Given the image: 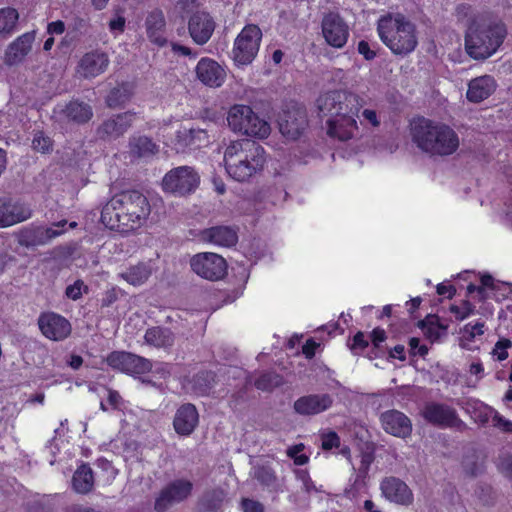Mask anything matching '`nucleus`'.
Instances as JSON below:
<instances>
[{
  "label": "nucleus",
  "mask_w": 512,
  "mask_h": 512,
  "mask_svg": "<svg viewBox=\"0 0 512 512\" xmlns=\"http://www.w3.org/2000/svg\"><path fill=\"white\" fill-rule=\"evenodd\" d=\"M511 346L509 340L498 341L493 349V355L499 360L503 361L508 357L507 348Z\"/></svg>",
  "instance_id": "obj_49"
},
{
  "label": "nucleus",
  "mask_w": 512,
  "mask_h": 512,
  "mask_svg": "<svg viewBox=\"0 0 512 512\" xmlns=\"http://www.w3.org/2000/svg\"><path fill=\"white\" fill-rule=\"evenodd\" d=\"M32 147L37 152L49 153L53 149V141L43 132L37 131L32 140Z\"/></svg>",
  "instance_id": "obj_41"
},
{
  "label": "nucleus",
  "mask_w": 512,
  "mask_h": 512,
  "mask_svg": "<svg viewBox=\"0 0 512 512\" xmlns=\"http://www.w3.org/2000/svg\"><path fill=\"white\" fill-rule=\"evenodd\" d=\"M282 383V379L279 375L274 373H266L261 375L256 381L255 386L259 390L268 391L275 387H278Z\"/></svg>",
  "instance_id": "obj_42"
},
{
  "label": "nucleus",
  "mask_w": 512,
  "mask_h": 512,
  "mask_svg": "<svg viewBox=\"0 0 512 512\" xmlns=\"http://www.w3.org/2000/svg\"><path fill=\"white\" fill-rule=\"evenodd\" d=\"M194 71L196 79L210 88L221 87L227 77L225 68L209 57L201 58L196 64Z\"/></svg>",
  "instance_id": "obj_16"
},
{
  "label": "nucleus",
  "mask_w": 512,
  "mask_h": 512,
  "mask_svg": "<svg viewBox=\"0 0 512 512\" xmlns=\"http://www.w3.org/2000/svg\"><path fill=\"white\" fill-rule=\"evenodd\" d=\"M38 326L41 333L53 341H62L71 333V325L63 316L48 312L40 315Z\"/></svg>",
  "instance_id": "obj_18"
},
{
  "label": "nucleus",
  "mask_w": 512,
  "mask_h": 512,
  "mask_svg": "<svg viewBox=\"0 0 512 512\" xmlns=\"http://www.w3.org/2000/svg\"><path fill=\"white\" fill-rule=\"evenodd\" d=\"M255 477L266 486H271L276 481V476L272 469L268 467H259L255 470Z\"/></svg>",
  "instance_id": "obj_46"
},
{
  "label": "nucleus",
  "mask_w": 512,
  "mask_h": 512,
  "mask_svg": "<svg viewBox=\"0 0 512 512\" xmlns=\"http://www.w3.org/2000/svg\"><path fill=\"white\" fill-rule=\"evenodd\" d=\"M360 123L372 129H377L381 125V114L372 108H365L360 116Z\"/></svg>",
  "instance_id": "obj_43"
},
{
  "label": "nucleus",
  "mask_w": 512,
  "mask_h": 512,
  "mask_svg": "<svg viewBox=\"0 0 512 512\" xmlns=\"http://www.w3.org/2000/svg\"><path fill=\"white\" fill-rule=\"evenodd\" d=\"M372 342L375 346H378L386 339L385 331L380 329L373 330L371 334Z\"/></svg>",
  "instance_id": "obj_60"
},
{
  "label": "nucleus",
  "mask_w": 512,
  "mask_h": 512,
  "mask_svg": "<svg viewBox=\"0 0 512 512\" xmlns=\"http://www.w3.org/2000/svg\"><path fill=\"white\" fill-rule=\"evenodd\" d=\"M409 347L414 355L425 356L428 353V348L425 345H420V340L416 337L409 340Z\"/></svg>",
  "instance_id": "obj_52"
},
{
  "label": "nucleus",
  "mask_w": 512,
  "mask_h": 512,
  "mask_svg": "<svg viewBox=\"0 0 512 512\" xmlns=\"http://www.w3.org/2000/svg\"><path fill=\"white\" fill-rule=\"evenodd\" d=\"M190 266L201 278L217 281L227 273L226 260L212 252H203L194 255L190 260Z\"/></svg>",
  "instance_id": "obj_11"
},
{
  "label": "nucleus",
  "mask_w": 512,
  "mask_h": 512,
  "mask_svg": "<svg viewBox=\"0 0 512 512\" xmlns=\"http://www.w3.org/2000/svg\"><path fill=\"white\" fill-rule=\"evenodd\" d=\"M307 123V114L302 107L293 106L278 116L279 131L288 140L300 137L307 127Z\"/></svg>",
  "instance_id": "obj_13"
},
{
  "label": "nucleus",
  "mask_w": 512,
  "mask_h": 512,
  "mask_svg": "<svg viewBox=\"0 0 512 512\" xmlns=\"http://www.w3.org/2000/svg\"><path fill=\"white\" fill-rule=\"evenodd\" d=\"M333 404L329 394H311L300 397L294 402V410L303 416H312L328 410Z\"/></svg>",
  "instance_id": "obj_22"
},
{
  "label": "nucleus",
  "mask_w": 512,
  "mask_h": 512,
  "mask_svg": "<svg viewBox=\"0 0 512 512\" xmlns=\"http://www.w3.org/2000/svg\"><path fill=\"white\" fill-rule=\"evenodd\" d=\"M368 346V342L365 339V336L362 332H358L354 337L352 344L350 345L351 350L357 351V350H363Z\"/></svg>",
  "instance_id": "obj_53"
},
{
  "label": "nucleus",
  "mask_w": 512,
  "mask_h": 512,
  "mask_svg": "<svg viewBox=\"0 0 512 512\" xmlns=\"http://www.w3.org/2000/svg\"><path fill=\"white\" fill-rule=\"evenodd\" d=\"M380 491L387 501L398 505L409 506L414 500L412 490L397 477H385L380 482Z\"/></svg>",
  "instance_id": "obj_19"
},
{
  "label": "nucleus",
  "mask_w": 512,
  "mask_h": 512,
  "mask_svg": "<svg viewBox=\"0 0 512 512\" xmlns=\"http://www.w3.org/2000/svg\"><path fill=\"white\" fill-rule=\"evenodd\" d=\"M64 113L67 118L78 123L87 122L93 115L92 109L89 105L77 101L70 102L66 106Z\"/></svg>",
  "instance_id": "obj_39"
},
{
  "label": "nucleus",
  "mask_w": 512,
  "mask_h": 512,
  "mask_svg": "<svg viewBox=\"0 0 512 512\" xmlns=\"http://www.w3.org/2000/svg\"><path fill=\"white\" fill-rule=\"evenodd\" d=\"M129 151L135 157H147L158 152L157 145L146 136H134L129 142Z\"/></svg>",
  "instance_id": "obj_35"
},
{
  "label": "nucleus",
  "mask_w": 512,
  "mask_h": 512,
  "mask_svg": "<svg viewBox=\"0 0 512 512\" xmlns=\"http://www.w3.org/2000/svg\"><path fill=\"white\" fill-rule=\"evenodd\" d=\"M193 489V483L188 479H175L168 483L160 492L155 501V509L159 512L167 510L170 506L187 499Z\"/></svg>",
  "instance_id": "obj_12"
},
{
  "label": "nucleus",
  "mask_w": 512,
  "mask_h": 512,
  "mask_svg": "<svg viewBox=\"0 0 512 512\" xmlns=\"http://www.w3.org/2000/svg\"><path fill=\"white\" fill-rule=\"evenodd\" d=\"M494 426L505 431V432H512V422L505 419L504 417L500 415H495L493 418Z\"/></svg>",
  "instance_id": "obj_54"
},
{
  "label": "nucleus",
  "mask_w": 512,
  "mask_h": 512,
  "mask_svg": "<svg viewBox=\"0 0 512 512\" xmlns=\"http://www.w3.org/2000/svg\"><path fill=\"white\" fill-rule=\"evenodd\" d=\"M242 507L244 512H263L262 504L250 499H244L242 501Z\"/></svg>",
  "instance_id": "obj_55"
},
{
  "label": "nucleus",
  "mask_w": 512,
  "mask_h": 512,
  "mask_svg": "<svg viewBox=\"0 0 512 512\" xmlns=\"http://www.w3.org/2000/svg\"><path fill=\"white\" fill-rule=\"evenodd\" d=\"M108 401L111 406L114 408H117L121 401V396L117 391L114 390H108Z\"/></svg>",
  "instance_id": "obj_61"
},
{
  "label": "nucleus",
  "mask_w": 512,
  "mask_h": 512,
  "mask_svg": "<svg viewBox=\"0 0 512 512\" xmlns=\"http://www.w3.org/2000/svg\"><path fill=\"white\" fill-rule=\"evenodd\" d=\"M322 34L328 45L342 48L347 43L349 28L339 15L331 13L323 18Z\"/></svg>",
  "instance_id": "obj_17"
},
{
  "label": "nucleus",
  "mask_w": 512,
  "mask_h": 512,
  "mask_svg": "<svg viewBox=\"0 0 512 512\" xmlns=\"http://www.w3.org/2000/svg\"><path fill=\"white\" fill-rule=\"evenodd\" d=\"M340 443V439L335 432H328L322 435V448L324 450L332 449L337 447Z\"/></svg>",
  "instance_id": "obj_51"
},
{
  "label": "nucleus",
  "mask_w": 512,
  "mask_h": 512,
  "mask_svg": "<svg viewBox=\"0 0 512 512\" xmlns=\"http://www.w3.org/2000/svg\"><path fill=\"white\" fill-rule=\"evenodd\" d=\"M195 0H179L177 7L182 11H191L194 7Z\"/></svg>",
  "instance_id": "obj_64"
},
{
  "label": "nucleus",
  "mask_w": 512,
  "mask_h": 512,
  "mask_svg": "<svg viewBox=\"0 0 512 512\" xmlns=\"http://www.w3.org/2000/svg\"><path fill=\"white\" fill-rule=\"evenodd\" d=\"M189 33L197 44H205L212 36L214 21L205 12L195 13L189 20Z\"/></svg>",
  "instance_id": "obj_26"
},
{
  "label": "nucleus",
  "mask_w": 512,
  "mask_h": 512,
  "mask_svg": "<svg viewBox=\"0 0 512 512\" xmlns=\"http://www.w3.org/2000/svg\"><path fill=\"white\" fill-rule=\"evenodd\" d=\"M125 24H126V20L125 18L120 15V14H116L110 21H109V30L112 32V33H115V34H120L124 31V28H125Z\"/></svg>",
  "instance_id": "obj_50"
},
{
  "label": "nucleus",
  "mask_w": 512,
  "mask_h": 512,
  "mask_svg": "<svg viewBox=\"0 0 512 512\" xmlns=\"http://www.w3.org/2000/svg\"><path fill=\"white\" fill-rule=\"evenodd\" d=\"M32 211L24 203L17 201L0 202V227H10L30 219Z\"/></svg>",
  "instance_id": "obj_23"
},
{
  "label": "nucleus",
  "mask_w": 512,
  "mask_h": 512,
  "mask_svg": "<svg viewBox=\"0 0 512 512\" xmlns=\"http://www.w3.org/2000/svg\"><path fill=\"white\" fill-rule=\"evenodd\" d=\"M200 176L190 166H179L167 172L162 179L165 192L185 196L192 193L199 185Z\"/></svg>",
  "instance_id": "obj_9"
},
{
  "label": "nucleus",
  "mask_w": 512,
  "mask_h": 512,
  "mask_svg": "<svg viewBox=\"0 0 512 512\" xmlns=\"http://www.w3.org/2000/svg\"><path fill=\"white\" fill-rule=\"evenodd\" d=\"M496 89V82L493 77L484 75L472 79L468 83L466 98L469 102L480 103L490 97Z\"/></svg>",
  "instance_id": "obj_29"
},
{
  "label": "nucleus",
  "mask_w": 512,
  "mask_h": 512,
  "mask_svg": "<svg viewBox=\"0 0 512 512\" xmlns=\"http://www.w3.org/2000/svg\"><path fill=\"white\" fill-rule=\"evenodd\" d=\"M380 40L396 55L415 50L418 40L415 25L401 13H387L377 21Z\"/></svg>",
  "instance_id": "obj_5"
},
{
  "label": "nucleus",
  "mask_w": 512,
  "mask_h": 512,
  "mask_svg": "<svg viewBox=\"0 0 512 512\" xmlns=\"http://www.w3.org/2000/svg\"><path fill=\"white\" fill-rule=\"evenodd\" d=\"M507 35L505 25L488 15H473L465 33V48L473 59H486L499 49Z\"/></svg>",
  "instance_id": "obj_3"
},
{
  "label": "nucleus",
  "mask_w": 512,
  "mask_h": 512,
  "mask_svg": "<svg viewBox=\"0 0 512 512\" xmlns=\"http://www.w3.org/2000/svg\"><path fill=\"white\" fill-rule=\"evenodd\" d=\"M266 157L263 147L250 140L231 141L224 150V164L228 175L244 182L263 169Z\"/></svg>",
  "instance_id": "obj_4"
},
{
  "label": "nucleus",
  "mask_w": 512,
  "mask_h": 512,
  "mask_svg": "<svg viewBox=\"0 0 512 512\" xmlns=\"http://www.w3.org/2000/svg\"><path fill=\"white\" fill-rule=\"evenodd\" d=\"M150 213L147 197L139 191L128 190L116 194L104 205L101 221L110 230L129 233L141 228Z\"/></svg>",
  "instance_id": "obj_1"
},
{
  "label": "nucleus",
  "mask_w": 512,
  "mask_h": 512,
  "mask_svg": "<svg viewBox=\"0 0 512 512\" xmlns=\"http://www.w3.org/2000/svg\"><path fill=\"white\" fill-rule=\"evenodd\" d=\"M135 120V114L126 112L103 122L98 129L102 138H117L123 135Z\"/></svg>",
  "instance_id": "obj_30"
},
{
  "label": "nucleus",
  "mask_w": 512,
  "mask_h": 512,
  "mask_svg": "<svg viewBox=\"0 0 512 512\" xmlns=\"http://www.w3.org/2000/svg\"><path fill=\"white\" fill-rule=\"evenodd\" d=\"M145 342L157 348L168 347L173 344L174 337L167 328L152 327L148 329L144 336Z\"/></svg>",
  "instance_id": "obj_36"
},
{
  "label": "nucleus",
  "mask_w": 512,
  "mask_h": 512,
  "mask_svg": "<svg viewBox=\"0 0 512 512\" xmlns=\"http://www.w3.org/2000/svg\"><path fill=\"white\" fill-rule=\"evenodd\" d=\"M411 138L423 153L433 158L454 155L461 143L458 133L451 126L424 118L412 124Z\"/></svg>",
  "instance_id": "obj_2"
},
{
  "label": "nucleus",
  "mask_w": 512,
  "mask_h": 512,
  "mask_svg": "<svg viewBox=\"0 0 512 512\" xmlns=\"http://www.w3.org/2000/svg\"><path fill=\"white\" fill-rule=\"evenodd\" d=\"M454 292H455V290L453 289L452 286H447L444 284H439L437 286V293L439 295H443V296H447V297L451 298L454 295Z\"/></svg>",
  "instance_id": "obj_62"
},
{
  "label": "nucleus",
  "mask_w": 512,
  "mask_h": 512,
  "mask_svg": "<svg viewBox=\"0 0 512 512\" xmlns=\"http://www.w3.org/2000/svg\"><path fill=\"white\" fill-rule=\"evenodd\" d=\"M450 311L455 315L457 320L462 321L474 314V306L468 301H463L460 306L452 305Z\"/></svg>",
  "instance_id": "obj_45"
},
{
  "label": "nucleus",
  "mask_w": 512,
  "mask_h": 512,
  "mask_svg": "<svg viewBox=\"0 0 512 512\" xmlns=\"http://www.w3.org/2000/svg\"><path fill=\"white\" fill-rule=\"evenodd\" d=\"M107 363L112 368L131 375H141L152 369L148 359L123 351L112 352L107 357Z\"/></svg>",
  "instance_id": "obj_14"
},
{
  "label": "nucleus",
  "mask_w": 512,
  "mask_h": 512,
  "mask_svg": "<svg viewBox=\"0 0 512 512\" xmlns=\"http://www.w3.org/2000/svg\"><path fill=\"white\" fill-rule=\"evenodd\" d=\"M318 344L313 340H307L303 345L302 352L306 358L311 359L315 355Z\"/></svg>",
  "instance_id": "obj_58"
},
{
  "label": "nucleus",
  "mask_w": 512,
  "mask_h": 512,
  "mask_svg": "<svg viewBox=\"0 0 512 512\" xmlns=\"http://www.w3.org/2000/svg\"><path fill=\"white\" fill-rule=\"evenodd\" d=\"M65 30V25L62 21H54L48 24L47 32L51 35L53 34H62Z\"/></svg>",
  "instance_id": "obj_59"
},
{
  "label": "nucleus",
  "mask_w": 512,
  "mask_h": 512,
  "mask_svg": "<svg viewBox=\"0 0 512 512\" xmlns=\"http://www.w3.org/2000/svg\"><path fill=\"white\" fill-rule=\"evenodd\" d=\"M199 422V415L193 404L187 403L180 406L174 416L173 427L181 436L190 435Z\"/></svg>",
  "instance_id": "obj_25"
},
{
  "label": "nucleus",
  "mask_w": 512,
  "mask_h": 512,
  "mask_svg": "<svg viewBox=\"0 0 512 512\" xmlns=\"http://www.w3.org/2000/svg\"><path fill=\"white\" fill-rule=\"evenodd\" d=\"M109 57L105 52L95 50L84 54L76 68L77 76L91 79L104 73L109 66Z\"/></svg>",
  "instance_id": "obj_20"
},
{
  "label": "nucleus",
  "mask_w": 512,
  "mask_h": 512,
  "mask_svg": "<svg viewBox=\"0 0 512 512\" xmlns=\"http://www.w3.org/2000/svg\"><path fill=\"white\" fill-rule=\"evenodd\" d=\"M177 139L181 147L200 148L209 143V136L205 129L183 127L177 132Z\"/></svg>",
  "instance_id": "obj_32"
},
{
  "label": "nucleus",
  "mask_w": 512,
  "mask_h": 512,
  "mask_svg": "<svg viewBox=\"0 0 512 512\" xmlns=\"http://www.w3.org/2000/svg\"><path fill=\"white\" fill-rule=\"evenodd\" d=\"M34 40V33H24L17 37L6 48L4 63L9 66L21 63L31 51Z\"/></svg>",
  "instance_id": "obj_24"
},
{
  "label": "nucleus",
  "mask_w": 512,
  "mask_h": 512,
  "mask_svg": "<svg viewBox=\"0 0 512 512\" xmlns=\"http://www.w3.org/2000/svg\"><path fill=\"white\" fill-rule=\"evenodd\" d=\"M93 486L94 476L92 469L88 465L82 464L74 472L72 487L78 494H87L93 489Z\"/></svg>",
  "instance_id": "obj_34"
},
{
  "label": "nucleus",
  "mask_w": 512,
  "mask_h": 512,
  "mask_svg": "<svg viewBox=\"0 0 512 512\" xmlns=\"http://www.w3.org/2000/svg\"><path fill=\"white\" fill-rule=\"evenodd\" d=\"M418 326L422 329L425 337L432 342L444 335L447 329V326L442 325L439 322V318L435 315L427 316L419 322Z\"/></svg>",
  "instance_id": "obj_38"
},
{
  "label": "nucleus",
  "mask_w": 512,
  "mask_h": 512,
  "mask_svg": "<svg viewBox=\"0 0 512 512\" xmlns=\"http://www.w3.org/2000/svg\"><path fill=\"white\" fill-rule=\"evenodd\" d=\"M304 448V444L299 443L286 450L287 456L293 459L295 465L302 466L308 463L309 457L302 453Z\"/></svg>",
  "instance_id": "obj_44"
},
{
  "label": "nucleus",
  "mask_w": 512,
  "mask_h": 512,
  "mask_svg": "<svg viewBox=\"0 0 512 512\" xmlns=\"http://www.w3.org/2000/svg\"><path fill=\"white\" fill-rule=\"evenodd\" d=\"M359 112H344L327 120V134L339 141H348L359 133L356 120Z\"/></svg>",
  "instance_id": "obj_15"
},
{
  "label": "nucleus",
  "mask_w": 512,
  "mask_h": 512,
  "mask_svg": "<svg viewBox=\"0 0 512 512\" xmlns=\"http://www.w3.org/2000/svg\"><path fill=\"white\" fill-rule=\"evenodd\" d=\"M19 13L15 8L0 9V37L7 38L16 30Z\"/></svg>",
  "instance_id": "obj_37"
},
{
  "label": "nucleus",
  "mask_w": 512,
  "mask_h": 512,
  "mask_svg": "<svg viewBox=\"0 0 512 512\" xmlns=\"http://www.w3.org/2000/svg\"><path fill=\"white\" fill-rule=\"evenodd\" d=\"M226 498L223 489H215L205 494L203 497V505L210 510L218 509Z\"/></svg>",
  "instance_id": "obj_40"
},
{
  "label": "nucleus",
  "mask_w": 512,
  "mask_h": 512,
  "mask_svg": "<svg viewBox=\"0 0 512 512\" xmlns=\"http://www.w3.org/2000/svg\"><path fill=\"white\" fill-rule=\"evenodd\" d=\"M145 27L147 36L152 43L159 47H163L168 43L165 36V17L161 10L154 9L148 13L145 20Z\"/></svg>",
  "instance_id": "obj_28"
},
{
  "label": "nucleus",
  "mask_w": 512,
  "mask_h": 512,
  "mask_svg": "<svg viewBox=\"0 0 512 512\" xmlns=\"http://www.w3.org/2000/svg\"><path fill=\"white\" fill-rule=\"evenodd\" d=\"M422 414L427 421L439 426L452 427L459 422L455 410L443 404H427Z\"/></svg>",
  "instance_id": "obj_27"
},
{
  "label": "nucleus",
  "mask_w": 512,
  "mask_h": 512,
  "mask_svg": "<svg viewBox=\"0 0 512 512\" xmlns=\"http://www.w3.org/2000/svg\"><path fill=\"white\" fill-rule=\"evenodd\" d=\"M484 323L476 322L475 324L468 323L463 328V336L469 340H473L476 336L484 334Z\"/></svg>",
  "instance_id": "obj_48"
},
{
  "label": "nucleus",
  "mask_w": 512,
  "mask_h": 512,
  "mask_svg": "<svg viewBox=\"0 0 512 512\" xmlns=\"http://www.w3.org/2000/svg\"><path fill=\"white\" fill-rule=\"evenodd\" d=\"M362 98L350 91L332 90L319 95L316 100L318 111L330 118L344 112H359Z\"/></svg>",
  "instance_id": "obj_7"
},
{
  "label": "nucleus",
  "mask_w": 512,
  "mask_h": 512,
  "mask_svg": "<svg viewBox=\"0 0 512 512\" xmlns=\"http://www.w3.org/2000/svg\"><path fill=\"white\" fill-rule=\"evenodd\" d=\"M483 371H484V368H483V365L480 362H474L469 367L470 374L471 375L479 376V378L483 374Z\"/></svg>",
  "instance_id": "obj_63"
},
{
  "label": "nucleus",
  "mask_w": 512,
  "mask_h": 512,
  "mask_svg": "<svg viewBox=\"0 0 512 512\" xmlns=\"http://www.w3.org/2000/svg\"><path fill=\"white\" fill-rule=\"evenodd\" d=\"M170 365L167 363H158L151 371L158 376L159 379H165L171 372Z\"/></svg>",
  "instance_id": "obj_56"
},
{
  "label": "nucleus",
  "mask_w": 512,
  "mask_h": 512,
  "mask_svg": "<svg viewBox=\"0 0 512 512\" xmlns=\"http://www.w3.org/2000/svg\"><path fill=\"white\" fill-rule=\"evenodd\" d=\"M87 290L88 287L84 282L77 280L66 288L65 294L71 300H78L82 296L83 292H87Z\"/></svg>",
  "instance_id": "obj_47"
},
{
  "label": "nucleus",
  "mask_w": 512,
  "mask_h": 512,
  "mask_svg": "<svg viewBox=\"0 0 512 512\" xmlns=\"http://www.w3.org/2000/svg\"><path fill=\"white\" fill-rule=\"evenodd\" d=\"M202 240L223 247H230L237 242V233L227 226H216L202 232Z\"/></svg>",
  "instance_id": "obj_31"
},
{
  "label": "nucleus",
  "mask_w": 512,
  "mask_h": 512,
  "mask_svg": "<svg viewBox=\"0 0 512 512\" xmlns=\"http://www.w3.org/2000/svg\"><path fill=\"white\" fill-rule=\"evenodd\" d=\"M66 225L67 221L61 220L49 227L32 226L23 228L17 234L18 244L26 248L46 245L62 235L65 232L64 227Z\"/></svg>",
  "instance_id": "obj_10"
},
{
  "label": "nucleus",
  "mask_w": 512,
  "mask_h": 512,
  "mask_svg": "<svg viewBox=\"0 0 512 512\" xmlns=\"http://www.w3.org/2000/svg\"><path fill=\"white\" fill-rule=\"evenodd\" d=\"M262 32L254 24L246 25L238 34L232 49V59L236 66L252 63L259 51Z\"/></svg>",
  "instance_id": "obj_8"
},
{
  "label": "nucleus",
  "mask_w": 512,
  "mask_h": 512,
  "mask_svg": "<svg viewBox=\"0 0 512 512\" xmlns=\"http://www.w3.org/2000/svg\"><path fill=\"white\" fill-rule=\"evenodd\" d=\"M227 125L239 135L265 139L271 133L270 124L249 105L234 104L227 112Z\"/></svg>",
  "instance_id": "obj_6"
},
{
  "label": "nucleus",
  "mask_w": 512,
  "mask_h": 512,
  "mask_svg": "<svg viewBox=\"0 0 512 512\" xmlns=\"http://www.w3.org/2000/svg\"><path fill=\"white\" fill-rule=\"evenodd\" d=\"M153 267L148 262H140L127 268L119 276L133 286L143 285L152 275Z\"/></svg>",
  "instance_id": "obj_33"
},
{
  "label": "nucleus",
  "mask_w": 512,
  "mask_h": 512,
  "mask_svg": "<svg viewBox=\"0 0 512 512\" xmlns=\"http://www.w3.org/2000/svg\"><path fill=\"white\" fill-rule=\"evenodd\" d=\"M358 52L363 55L366 60H371L376 56V53L370 48L366 41L359 42Z\"/></svg>",
  "instance_id": "obj_57"
},
{
  "label": "nucleus",
  "mask_w": 512,
  "mask_h": 512,
  "mask_svg": "<svg viewBox=\"0 0 512 512\" xmlns=\"http://www.w3.org/2000/svg\"><path fill=\"white\" fill-rule=\"evenodd\" d=\"M380 420L383 429L395 437L406 438L412 432L410 419L398 410H389L382 413Z\"/></svg>",
  "instance_id": "obj_21"
}]
</instances>
